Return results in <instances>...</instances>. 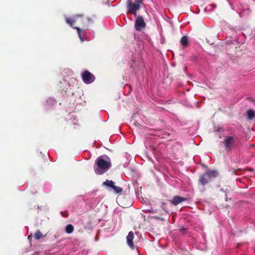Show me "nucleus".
Instances as JSON below:
<instances>
[{
	"instance_id": "obj_1",
	"label": "nucleus",
	"mask_w": 255,
	"mask_h": 255,
	"mask_svg": "<svg viewBox=\"0 0 255 255\" xmlns=\"http://www.w3.org/2000/svg\"><path fill=\"white\" fill-rule=\"evenodd\" d=\"M111 167L110 158L106 155L98 157L94 165V171L96 174L102 175L106 172Z\"/></svg>"
},
{
	"instance_id": "obj_2",
	"label": "nucleus",
	"mask_w": 255,
	"mask_h": 255,
	"mask_svg": "<svg viewBox=\"0 0 255 255\" xmlns=\"http://www.w3.org/2000/svg\"><path fill=\"white\" fill-rule=\"evenodd\" d=\"M65 20L66 23L70 26L73 27V25L75 23H77L79 25L85 26L86 28L83 30L84 31L88 29L87 27L88 25L87 24V22H92V19L88 17L83 18L81 15H76L73 18L66 17Z\"/></svg>"
},
{
	"instance_id": "obj_3",
	"label": "nucleus",
	"mask_w": 255,
	"mask_h": 255,
	"mask_svg": "<svg viewBox=\"0 0 255 255\" xmlns=\"http://www.w3.org/2000/svg\"><path fill=\"white\" fill-rule=\"evenodd\" d=\"M217 175L218 172L216 170L208 171L200 176L199 181L202 185H205L217 177Z\"/></svg>"
},
{
	"instance_id": "obj_4",
	"label": "nucleus",
	"mask_w": 255,
	"mask_h": 255,
	"mask_svg": "<svg viewBox=\"0 0 255 255\" xmlns=\"http://www.w3.org/2000/svg\"><path fill=\"white\" fill-rule=\"evenodd\" d=\"M141 3L142 1L140 0H136L133 3L131 0H128V11L136 16V11L140 8Z\"/></svg>"
},
{
	"instance_id": "obj_5",
	"label": "nucleus",
	"mask_w": 255,
	"mask_h": 255,
	"mask_svg": "<svg viewBox=\"0 0 255 255\" xmlns=\"http://www.w3.org/2000/svg\"><path fill=\"white\" fill-rule=\"evenodd\" d=\"M82 78L84 82L87 84L92 83L95 79V76L88 71H85L82 73Z\"/></svg>"
},
{
	"instance_id": "obj_6",
	"label": "nucleus",
	"mask_w": 255,
	"mask_h": 255,
	"mask_svg": "<svg viewBox=\"0 0 255 255\" xmlns=\"http://www.w3.org/2000/svg\"><path fill=\"white\" fill-rule=\"evenodd\" d=\"M146 26L144 19L142 16H138L135 21L134 27L137 31H140L142 29L144 28Z\"/></svg>"
},
{
	"instance_id": "obj_7",
	"label": "nucleus",
	"mask_w": 255,
	"mask_h": 255,
	"mask_svg": "<svg viewBox=\"0 0 255 255\" xmlns=\"http://www.w3.org/2000/svg\"><path fill=\"white\" fill-rule=\"evenodd\" d=\"M237 138L233 136H228L225 139V146L227 150H230L232 147L236 143Z\"/></svg>"
},
{
	"instance_id": "obj_8",
	"label": "nucleus",
	"mask_w": 255,
	"mask_h": 255,
	"mask_svg": "<svg viewBox=\"0 0 255 255\" xmlns=\"http://www.w3.org/2000/svg\"><path fill=\"white\" fill-rule=\"evenodd\" d=\"M134 238V234L132 232L130 231L128 233L127 237V242L128 246L131 249L134 248V245L132 242Z\"/></svg>"
},
{
	"instance_id": "obj_9",
	"label": "nucleus",
	"mask_w": 255,
	"mask_h": 255,
	"mask_svg": "<svg viewBox=\"0 0 255 255\" xmlns=\"http://www.w3.org/2000/svg\"><path fill=\"white\" fill-rule=\"evenodd\" d=\"M186 199L179 196L174 197L171 201V203L174 205H177L182 201H185Z\"/></svg>"
},
{
	"instance_id": "obj_10",
	"label": "nucleus",
	"mask_w": 255,
	"mask_h": 255,
	"mask_svg": "<svg viewBox=\"0 0 255 255\" xmlns=\"http://www.w3.org/2000/svg\"><path fill=\"white\" fill-rule=\"evenodd\" d=\"M115 183L112 180H106L103 183V185L108 187L113 188Z\"/></svg>"
},
{
	"instance_id": "obj_11",
	"label": "nucleus",
	"mask_w": 255,
	"mask_h": 255,
	"mask_svg": "<svg viewBox=\"0 0 255 255\" xmlns=\"http://www.w3.org/2000/svg\"><path fill=\"white\" fill-rule=\"evenodd\" d=\"M247 116L249 119H253L255 117V111L253 110H248L247 112Z\"/></svg>"
},
{
	"instance_id": "obj_12",
	"label": "nucleus",
	"mask_w": 255,
	"mask_h": 255,
	"mask_svg": "<svg viewBox=\"0 0 255 255\" xmlns=\"http://www.w3.org/2000/svg\"><path fill=\"white\" fill-rule=\"evenodd\" d=\"M73 28L76 29L77 31L79 37L81 42L85 40V39L81 35V29L79 27H73Z\"/></svg>"
},
{
	"instance_id": "obj_13",
	"label": "nucleus",
	"mask_w": 255,
	"mask_h": 255,
	"mask_svg": "<svg viewBox=\"0 0 255 255\" xmlns=\"http://www.w3.org/2000/svg\"><path fill=\"white\" fill-rule=\"evenodd\" d=\"M56 103L55 100L52 98H49L46 101V104L47 106L54 105Z\"/></svg>"
},
{
	"instance_id": "obj_14",
	"label": "nucleus",
	"mask_w": 255,
	"mask_h": 255,
	"mask_svg": "<svg viewBox=\"0 0 255 255\" xmlns=\"http://www.w3.org/2000/svg\"><path fill=\"white\" fill-rule=\"evenodd\" d=\"M181 44L184 46H186L187 45L188 43V38L187 36H184L181 38V41H180Z\"/></svg>"
},
{
	"instance_id": "obj_15",
	"label": "nucleus",
	"mask_w": 255,
	"mask_h": 255,
	"mask_svg": "<svg viewBox=\"0 0 255 255\" xmlns=\"http://www.w3.org/2000/svg\"><path fill=\"white\" fill-rule=\"evenodd\" d=\"M113 190L115 192V193H120L123 191V188L119 186L114 185L113 187Z\"/></svg>"
},
{
	"instance_id": "obj_16",
	"label": "nucleus",
	"mask_w": 255,
	"mask_h": 255,
	"mask_svg": "<svg viewBox=\"0 0 255 255\" xmlns=\"http://www.w3.org/2000/svg\"><path fill=\"white\" fill-rule=\"evenodd\" d=\"M73 227L72 225H68L66 227V232L68 234H71L73 231Z\"/></svg>"
},
{
	"instance_id": "obj_17",
	"label": "nucleus",
	"mask_w": 255,
	"mask_h": 255,
	"mask_svg": "<svg viewBox=\"0 0 255 255\" xmlns=\"http://www.w3.org/2000/svg\"><path fill=\"white\" fill-rule=\"evenodd\" d=\"M42 237H43V236L39 230H37L34 235V238L36 240H39Z\"/></svg>"
},
{
	"instance_id": "obj_18",
	"label": "nucleus",
	"mask_w": 255,
	"mask_h": 255,
	"mask_svg": "<svg viewBox=\"0 0 255 255\" xmlns=\"http://www.w3.org/2000/svg\"><path fill=\"white\" fill-rule=\"evenodd\" d=\"M216 6V5L214 4H211L210 5H209V6H207L205 8V10H206V11H210L211 10V8L210 7L212 8H215Z\"/></svg>"
},
{
	"instance_id": "obj_19",
	"label": "nucleus",
	"mask_w": 255,
	"mask_h": 255,
	"mask_svg": "<svg viewBox=\"0 0 255 255\" xmlns=\"http://www.w3.org/2000/svg\"><path fill=\"white\" fill-rule=\"evenodd\" d=\"M32 236H31V235H29V236H28V240H30L32 238Z\"/></svg>"
},
{
	"instance_id": "obj_20",
	"label": "nucleus",
	"mask_w": 255,
	"mask_h": 255,
	"mask_svg": "<svg viewBox=\"0 0 255 255\" xmlns=\"http://www.w3.org/2000/svg\"><path fill=\"white\" fill-rule=\"evenodd\" d=\"M73 124L74 125H76V122L73 121Z\"/></svg>"
},
{
	"instance_id": "obj_21",
	"label": "nucleus",
	"mask_w": 255,
	"mask_h": 255,
	"mask_svg": "<svg viewBox=\"0 0 255 255\" xmlns=\"http://www.w3.org/2000/svg\"><path fill=\"white\" fill-rule=\"evenodd\" d=\"M73 119H74V120H76V117H75V118H74V117H73Z\"/></svg>"
}]
</instances>
